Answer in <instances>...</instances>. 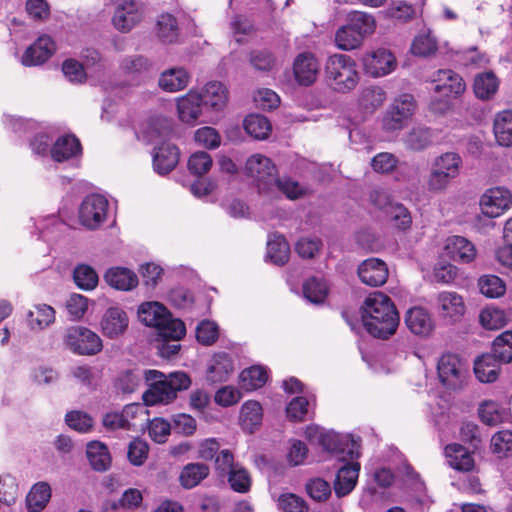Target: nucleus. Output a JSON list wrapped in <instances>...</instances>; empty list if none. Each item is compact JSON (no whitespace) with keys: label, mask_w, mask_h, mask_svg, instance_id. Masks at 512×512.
<instances>
[{"label":"nucleus","mask_w":512,"mask_h":512,"mask_svg":"<svg viewBox=\"0 0 512 512\" xmlns=\"http://www.w3.org/2000/svg\"><path fill=\"white\" fill-rule=\"evenodd\" d=\"M404 143L411 150H423L432 143V131L430 128L414 127L405 135Z\"/></svg>","instance_id":"09e8293b"},{"label":"nucleus","mask_w":512,"mask_h":512,"mask_svg":"<svg viewBox=\"0 0 512 512\" xmlns=\"http://www.w3.org/2000/svg\"><path fill=\"white\" fill-rule=\"evenodd\" d=\"M302 291L307 301L313 304H321L328 295V286L324 280L310 277L303 283Z\"/></svg>","instance_id":"a18cd8bd"},{"label":"nucleus","mask_w":512,"mask_h":512,"mask_svg":"<svg viewBox=\"0 0 512 512\" xmlns=\"http://www.w3.org/2000/svg\"><path fill=\"white\" fill-rule=\"evenodd\" d=\"M180 152L176 145L163 143L153 150V168L156 173L166 175L171 172L179 162Z\"/></svg>","instance_id":"412c9836"},{"label":"nucleus","mask_w":512,"mask_h":512,"mask_svg":"<svg viewBox=\"0 0 512 512\" xmlns=\"http://www.w3.org/2000/svg\"><path fill=\"white\" fill-rule=\"evenodd\" d=\"M491 447L494 453L507 457L512 454V431H499L492 436Z\"/></svg>","instance_id":"338daca9"},{"label":"nucleus","mask_w":512,"mask_h":512,"mask_svg":"<svg viewBox=\"0 0 512 512\" xmlns=\"http://www.w3.org/2000/svg\"><path fill=\"white\" fill-rule=\"evenodd\" d=\"M324 71L328 85L339 93L352 91L360 80L355 60L346 54L329 56Z\"/></svg>","instance_id":"20e7f679"},{"label":"nucleus","mask_w":512,"mask_h":512,"mask_svg":"<svg viewBox=\"0 0 512 512\" xmlns=\"http://www.w3.org/2000/svg\"><path fill=\"white\" fill-rule=\"evenodd\" d=\"M228 483L232 490L238 493H246L250 490L251 478L248 471L241 465L231 470L228 474Z\"/></svg>","instance_id":"4d7b16f0"},{"label":"nucleus","mask_w":512,"mask_h":512,"mask_svg":"<svg viewBox=\"0 0 512 512\" xmlns=\"http://www.w3.org/2000/svg\"><path fill=\"white\" fill-rule=\"evenodd\" d=\"M361 320L366 331L376 338L387 339L396 332L399 314L389 296L373 292L361 306Z\"/></svg>","instance_id":"f257e3e1"},{"label":"nucleus","mask_w":512,"mask_h":512,"mask_svg":"<svg viewBox=\"0 0 512 512\" xmlns=\"http://www.w3.org/2000/svg\"><path fill=\"white\" fill-rule=\"evenodd\" d=\"M267 371L261 366H251L240 373V387L245 391H254L267 382Z\"/></svg>","instance_id":"37998d69"},{"label":"nucleus","mask_w":512,"mask_h":512,"mask_svg":"<svg viewBox=\"0 0 512 512\" xmlns=\"http://www.w3.org/2000/svg\"><path fill=\"white\" fill-rule=\"evenodd\" d=\"M437 303L441 314L445 317L456 319L465 312L463 299L456 292L444 291L439 293Z\"/></svg>","instance_id":"473e14b6"},{"label":"nucleus","mask_w":512,"mask_h":512,"mask_svg":"<svg viewBox=\"0 0 512 512\" xmlns=\"http://www.w3.org/2000/svg\"><path fill=\"white\" fill-rule=\"evenodd\" d=\"M166 133L167 127L164 125V121L159 118H151L145 126L141 127L138 138L152 144L162 140Z\"/></svg>","instance_id":"3c124183"},{"label":"nucleus","mask_w":512,"mask_h":512,"mask_svg":"<svg viewBox=\"0 0 512 512\" xmlns=\"http://www.w3.org/2000/svg\"><path fill=\"white\" fill-rule=\"evenodd\" d=\"M396 65L394 55L386 49H378L364 58L365 71L373 77L391 73Z\"/></svg>","instance_id":"aec40b11"},{"label":"nucleus","mask_w":512,"mask_h":512,"mask_svg":"<svg viewBox=\"0 0 512 512\" xmlns=\"http://www.w3.org/2000/svg\"><path fill=\"white\" fill-rule=\"evenodd\" d=\"M319 443L328 452L335 454L340 460H353L359 456L360 438L325 432L319 435Z\"/></svg>","instance_id":"6e6552de"},{"label":"nucleus","mask_w":512,"mask_h":512,"mask_svg":"<svg viewBox=\"0 0 512 512\" xmlns=\"http://www.w3.org/2000/svg\"><path fill=\"white\" fill-rule=\"evenodd\" d=\"M199 95L203 107H210L216 111L221 110L227 102V90L221 82H208Z\"/></svg>","instance_id":"c85d7f7f"},{"label":"nucleus","mask_w":512,"mask_h":512,"mask_svg":"<svg viewBox=\"0 0 512 512\" xmlns=\"http://www.w3.org/2000/svg\"><path fill=\"white\" fill-rule=\"evenodd\" d=\"M157 35L163 43L176 42L179 36L177 19L169 13L160 15L157 21Z\"/></svg>","instance_id":"de8ad7c7"},{"label":"nucleus","mask_w":512,"mask_h":512,"mask_svg":"<svg viewBox=\"0 0 512 512\" xmlns=\"http://www.w3.org/2000/svg\"><path fill=\"white\" fill-rule=\"evenodd\" d=\"M499 87V82L493 72H483L476 75L473 84L475 96L481 100L492 98Z\"/></svg>","instance_id":"58836bf2"},{"label":"nucleus","mask_w":512,"mask_h":512,"mask_svg":"<svg viewBox=\"0 0 512 512\" xmlns=\"http://www.w3.org/2000/svg\"><path fill=\"white\" fill-rule=\"evenodd\" d=\"M120 70L131 78L146 77L153 71V65L148 58L142 55H132L121 60Z\"/></svg>","instance_id":"f704fd0d"},{"label":"nucleus","mask_w":512,"mask_h":512,"mask_svg":"<svg viewBox=\"0 0 512 512\" xmlns=\"http://www.w3.org/2000/svg\"><path fill=\"white\" fill-rule=\"evenodd\" d=\"M262 407L257 401H246L241 407V425L243 429L253 432L262 422Z\"/></svg>","instance_id":"79ce46f5"},{"label":"nucleus","mask_w":512,"mask_h":512,"mask_svg":"<svg viewBox=\"0 0 512 512\" xmlns=\"http://www.w3.org/2000/svg\"><path fill=\"white\" fill-rule=\"evenodd\" d=\"M375 19L368 13L351 11L347 15V23L339 27L335 33V45L343 51L359 48L364 39L375 30Z\"/></svg>","instance_id":"7ed1b4c3"},{"label":"nucleus","mask_w":512,"mask_h":512,"mask_svg":"<svg viewBox=\"0 0 512 512\" xmlns=\"http://www.w3.org/2000/svg\"><path fill=\"white\" fill-rule=\"evenodd\" d=\"M461 165L462 159L455 152H446L436 157L427 181L429 190L445 189L459 175Z\"/></svg>","instance_id":"423d86ee"},{"label":"nucleus","mask_w":512,"mask_h":512,"mask_svg":"<svg viewBox=\"0 0 512 512\" xmlns=\"http://www.w3.org/2000/svg\"><path fill=\"white\" fill-rule=\"evenodd\" d=\"M492 352L501 362L512 361V330H507L494 339Z\"/></svg>","instance_id":"603ef678"},{"label":"nucleus","mask_w":512,"mask_h":512,"mask_svg":"<svg viewBox=\"0 0 512 512\" xmlns=\"http://www.w3.org/2000/svg\"><path fill=\"white\" fill-rule=\"evenodd\" d=\"M51 493V487L47 482H37L26 496L27 509L30 512L42 511L48 504Z\"/></svg>","instance_id":"e433bc0d"},{"label":"nucleus","mask_w":512,"mask_h":512,"mask_svg":"<svg viewBox=\"0 0 512 512\" xmlns=\"http://www.w3.org/2000/svg\"><path fill=\"white\" fill-rule=\"evenodd\" d=\"M51 157L56 162H64L82 155L80 140L73 134L59 137L51 147Z\"/></svg>","instance_id":"b1692460"},{"label":"nucleus","mask_w":512,"mask_h":512,"mask_svg":"<svg viewBox=\"0 0 512 512\" xmlns=\"http://www.w3.org/2000/svg\"><path fill=\"white\" fill-rule=\"evenodd\" d=\"M445 456L449 466L457 471L469 472L475 466L471 453L461 444H448L445 447Z\"/></svg>","instance_id":"bb28decb"},{"label":"nucleus","mask_w":512,"mask_h":512,"mask_svg":"<svg viewBox=\"0 0 512 512\" xmlns=\"http://www.w3.org/2000/svg\"><path fill=\"white\" fill-rule=\"evenodd\" d=\"M433 82L436 83L435 95L430 102V108L439 113L447 111L450 101L461 96L466 89L463 78L449 69L438 70L434 75Z\"/></svg>","instance_id":"39448f33"},{"label":"nucleus","mask_w":512,"mask_h":512,"mask_svg":"<svg viewBox=\"0 0 512 512\" xmlns=\"http://www.w3.org/2000/svg\"><path fill=\"white\" fill-rule=\"evenodd\" d=\"M404 321L413 334L422 337L429 336L435 327L432 315L421 306L410 308L405 314Z\"/></svg>","instance_id":"a211bd4d"},{"label":"nucleus","mask_w":512,"mask_h":512,"mask_svg":"<svg viewBox=\"0 0 512 512\" xmlns=\"http://www.w3.org/2000/svg\"><path fill=\"white\" fill-rule=\"evenodd\" d=\"M158 334L164 339H171L174 341H179L186 334V327L183 321L180 319L172 318L171 314L166 316L163 321V325L158 329Z\"/></svg>","instance_id":"5fc2aeb1"},{"label":"nucleus","mask_w":512,"mask_h":512,"mask_svg":"<svg viewBox=\"0 0 512 512\" xmlns=\"http://www.w3.org/2000/svg\"><path fill=\"white\" fill-rule=\"evenodd\" d=\"M212 163V158L208 152L197 151L191 154L187 166L191 174L202 176L211 169Z\"/></svg>","instance_id":"bf43d9fd"},{"label":"nucleus","mask_w":512,"mask_h":512,"mask_svg":"<svg viewBox=\"0 0 512 512\" xmlns=\"http://www.w3.org/2000/svg\"><path fill=\"white\" fill-rule=\"evenodd\" d=\"M512 203L510 191L503 187L488 189L480 200L482 213L490 218L500 216Z\"/></svg>","instance_id":"4468645a"},{"label":"nucleus","mask_w":512,"mask_h":512,"mask_svg":"<svg viewBox=\"0 0 512 512\" xmlns=\"http://www.w3.org/2000/svg\"><path fill=\"white\" fill-rule=\"evenodd\" d=\"M127 313L119 307L107 309L101 320L102 332L110 339L122 335L128 328Z\"/></svg>","instance_id":"5701e85b"},{"label":"nucleus","mask_w":512,"mask_h":512,"mask_svg":"<svg viewBox=\"0 0 512 512\" xmlns=\"http://www.w3.org/2000/svg\"><path fill=\"white\" fill-rule=\"evenodd\" d=\"M359 471L358 462H348L339 468L334 481V491L338 497L351 493L357 483Z\"/></svg>","instance_id":"393cba45"},{"label":"nucleus","mask_w":512,"mask_h":512,"mask_svg":"<svg viewBox=\"0 0 512 512\" xmlns=\"http://www.w3.org/2000/svg\"><path fill=\"white\" fill-rule=\"evenodd\" d=\"M437 372L440 382L445 387L457 389L462 386L465 380L467 368L457 354L446 353L438 360Z\"/></svg>","instance_id":"9d476101"},{"label":"nucleus","mask_w":512,"mask_h":512,"mask_svg":"<svg viewBox=\"0 0 512 512\" xmlns=\"http://www.w3.org/2000/svg\"><path fill=\"white\" fill-rule=\"evenodd\" d=\"M144 379L149 388L143 393L142 399L146 406L169 404L177 393L191 385V379L185 372H174L166 376L158 370H146Z\"/></svg>","instance_id":"f03ea898"},{"label":"nucleus","mask_w":512,"mask_h":512,"mask_svg":"<svg viewBox=\"0 0 512 512\" xmlns=\"http://www.w3.org/2000/svg\"><path fill=\"white\" fill-rule=\"evenodd\" d=\"M445 252L453 261L463 264L471 263L477 255L475 245L467 238L458 235L447 238Z\"/></svg>","instance_id":"6ab92c4d"},{"label":"nucleus","mask_w":512,"mask_h":512,"mask_svg":"<svg viewBox=\"0 0 512 512\" xmlns=\"http://www.w3.org/2000/svg\"><path fill=\"white\" fill-rule=\"evenodd\" d=\"M494 134L497 142L502 146L512 145V111L506 110L498 113L494 120Z\"/></svg>","instance_id":"a19ab883"},{"label":"nucleus","mask_w":512,"mask_h":512,"mask_svg":"<svg viewBox=\"0 0 512 512\" xmlns=\"http://www.w3.org/2000/svg\"><path fill=\"white\" fill-rule=\"evenodd\" d=\"M210 468L200 462L188 463L185 465L179 476V482L185 489H192L198 486L202 480L209 476Z\"/></svg>","instance_id":"2f4dec72"},{"label":"nucleus","mask_w":512,"mask_h":512,"mask_svg":"<svg viewBox=\"0 0 512 512\" xmlns=\"http://www.w3.org/2000/svg\"><path fill=\"white\" fill-rule=\"evenodd\" d=\"M234 371L232 357L226 352L215 353L206 371V380L216 384L226 382Z\"/></svg>","instance_id":"4be33fe9"},{"label":"nucleus","mask_w":512,"mask_h":512,"mask_svg":"<svg viewBox=\"0 0 512 512\" xmlns=\"http://www.w3.org/2000/svg\"><path fill=\"white\" fill-rule=\"evenodd\" d=\"M319 63L311 52H303L293 62V74L296 82L302 86L313 84L318 76Z\"/></svg>","instance_id":"2eb2a0df"},{"label":"nucleus","mask_w":512,"mask_h":512,"mask_svg":"<svg viewBox=\"0 0 512 512\" xmlns=\"http://www.w3.org/2000/svg\"><path fill=\"white\" fill-rule=\"evenodd\" d=\"M115 6L112 23L120 32H129L141 21V5L136 0H115Z\"/></svg>","instance_id":"ddd939ff"},{"label":"nucleus","mask_w":512,"mask_h":512,"mask_svg":"<svg viewBox=\"0 0 512 512\" xmlns=\"http://www.w3.org/2000/svg\"><path fill=\"white\" fill-rule=\"evenodd\" d=\"M73 280L79 289L91 291L97 287L99 277L92 266L78 264L73 270Z\"/></svg>","instance_id":"c03bdc74"},{"label":"nucleus","mask_w":512,"mask_h":512,"mask_svg":"<svg viewBox=\"0 0 512 512\" xmlns=\"http://www.w3.org/2000/svg\"><path fill=\"white\" fill-rule=\"evenodd\" d=\"M64 343L71 352L77 355H96L103 348L99 335L83 326L69 327L64 334Z\"/></svg>","instance_id":"0eeeda50"},{"label":"nucleus","mask_w":512,"mask_h":512,"mask_svg":"<svg viewBox=\"0 0 512 512\" xmlns=\"http://www.w3.org/2000/svg\"><path fill=\"white\" fill-rule=\"evenodd\" d=\"M143 378L144 374L139 369H127L118 373L113 386L118 394H132L140 387Z\"/></svg>","instance_id":"72a5a7b5"},{"label":"nucleus","mask_w":512,"mask_h":512,"mask_svg":"<svg viewBox=\"0 0 512 512\" xmlns=\"http://www.w3.org/2000/svg\"><path fill=\"white\" fill-rule=\"evenodd\" d=\"M166 316H169V311L158 302H146L138 308L139 320L149 327L158 329L163 325Z\"/></svg>","instance_id":"c756f323"},{"label":"nucleus","mask_w":512,"mask_h":512,"mask_svg":"<svg viewBox=\"0 0 512 512\" xmlns=\"http://www.w3.org/2000/svg\"><path fill=\"white\" fill-rule=\"evenodd\" d=\"M390 215L394 226L402 231L410 229L412 224V217L409 210L401 203L391 205L390 210L387 212Z\"/></svg>","instance_id":"69168bd1"},{"label":"nucleus","mask_w":512,"mask_h":512,"mask_svg":"<svg viewBox=\"0 0 512 512\" xmlns=\"http://www.w3.org/2000/svg\"><path fill=\"white\" fill-rule=\"evenodd\" d=\"M109 202L99 194H90L79 207V221L90 230L99 228L107 218Z\"/></svg>","instance_id":"1a4fd4ad"},{"label":"nucleus","mask_w":512,"mask_h":512,"mask_svg":"<svg viewBox=\"0 0 512 512\" xmlns=\"http://www.w3.org/2000/svg\"><path fill=\"white\" fill-rule=\"evenodd\" d=\"M478 287L485 297L487 298H499L506 292L505 282L496 275H483L478 280Z\"/></svg>","instance_id":"8fccbe9b"},{"label":"nucleus","mask_w":512,"mask_h":512,"mask_svg":"<svg viewBox=\"0 0 512 512\" xmlns=\"http://www.w3.org/2000/svg\"><path fill=\"white\" fill-rule=\"evenodd\" d=\"M35 313L30 311L28 319L32 327L37 326L39 329H44L55 321V310L53 307L46 304H39L36 307Z\"/></svg>","instance_id":"052dcab7"},{"label":"nucleus","mask_w":512,"mask_h":512,"mask_svg":"<svg viewBox=\"0 0 512 512\" xmlns=\"http://www.w3.org/2000/svg\"><path fill=\"white\" fill-rule=\"evenodd\" d=\"M479 321L488 330H497L505 325L504 312L496 308H485L480 312Z\"/></svg>","instance_id":"680f3d73"},{"label":"nucleus","mask_w":512,"mask_h":512,"mask_svg":"<svg viewBox=\"0 0 512 512\" xmlns=\"http://www.w3.org/2000/svg\"><path fill=\"white\" fill-rule=\"evenodd\" d=\"M275 185L288 199L295 200L305 195L306 190L290 177H274L272 186Z\"/></svg>","instance_id":"13d9d810"},{"label":"nucleus","mask_w":512,"mask_h":512,"mask_svg":"<svg viewBox=\"0 0 512 512\" xmlns=\"http://www.w3.org/2000/svg\"><path fill=\"white\" fill-rule=\"evenodd\" d=\"M245 169L247 175L257 182L259 190L271 189L277 169L269 158L260 154L252 155L246 161Z\"/></svg>","instance_id":"f8f14e48"},{"label":"nucleus","mask_w":512,"mask_h":512,"mask_svg":"<svg viewBox=\"0 0 512 512\" xmlns=\"http://www.w3.org/2000/svg\"><path fill=\"white\" fill-rule=\"evenodd\" d=\"M279 508L284 512H308L306 501L293 493L282 494L278 499Z\"/></svg>","instance_id":"774afa93"},{"label":"nucleus","mask_w":512,"mask_h":512,"mask_svg":"<svg viewBox=\"0 0 512 512\" xmlns=\"http://www.w3.org/2000/svg\"><path fill=\"white\" fill-rule=\"evenodd\" d=\"M148 453V444L140 438H134L128 445V460L134 466L143 465L148 457Z\"/></svg>","instance_id":"0e129e2a"},{"label":"nucleus","mask_w":512,"mask_h":512,"mask_svg":"<svg viewBox=\"0 0 512 512\" xmlns=\"http://www.w3.org/2000/svg\"><path fill=\"white\" fill-rule=\"evenodd\" d=\"M249 62L255 70L261 72H270L277 64L274 54L266 49L252 50L249 54Z\"/></svg>","instance_id":"864d4df0"},{"label":"nucleus","mask_w":512,"mask_h":512,"mask_svg":"<svg viewBox=\"0 0 512 512\" xmlns=\"http://www.w3.org/2000/svg\"><path fill=\"white\" fill-rule=\"evenodd\" d=\"M290 248L282 235L274 234L267 242L266 259L275 265L283 266L289 260Z\"/></svg>","instance_id":"c9c22d12"},{"label":"nucleus","mask_w":512,"mask_h":512,"mask_svg":"<svg viewBox=\"0 0 512 512\" xmlns=\"http://www.w3.org/2000/svg\"><path fill=\"white\" fill-rule=\"evenodd\" d=\"M437 41L429 33L418 35L412 42L411 51L417 56H430L437 51Z\"/></svg>","instance_id":"e2e57ef3"},{"label":"nucleus","mask_w":512,"mask_h":512,"mask_svg":"<svg viewBox=\"0 0 512 512\" xmlns=\"http://www.w3.org/2000/svg\"><path fill=\"white\" fill-rule=\"evenodd\" d=\"M499 359L495 353L484 354L474 362V373L477 379L483 383L494 382L498 377Z\"/></svg>","instance_id":"7c9ffc66"},{"label":"nucleus","mask_w":512,"mask_h":512,"mask_svg":"<svg viewBox=\"0 0 512 512\" xmlns=\"http://www.w3.org/2000/svg\"><path fill=\"white\" fill-rule=\"evenodd\" d=\"M189 82V74L183 68H171L164 71L159 78V86L168 92L184 89Z\"/></svg>","instance_id":"4c0bfd02"},{"label":"nucleus","mask_w":512,"mask_h":512,"mask_svg":"<svg viewBox=\"0 0 512 512\" xmlns=\"http://www.w3.org/2000/svg\"><path fill=\"white\" fill-rule=\"evenodd\" d=\"M358 276L368 286H382L388 278V267L379 258H368L359 265Z\"/></svg>","instance_id":"f3484780"},{"label":"nucleus","mask_w":512,"mask_h":512,"mask_svg":"<svg viewBox=\"0 0 512 512\" xmlns=\"http://www.w3.org/2000/svg\"><path fill=\"white\" fill-rule=\"evenodd\" d=\"M56 45L48 35H42L29 46L21 58L24 66H36L46 62L55 52Z\"/></svg>","instance_id":"dca6fc26"},{"label":"nucleus","mask_w":512,"mask_h":512,"mask_svg":"<svg viewBox=\"0 0 512 512\" xmlns=\"http://www.w3.org/2000/svg\"><path fill=\"white\" fill-rule=\"evenodd\" d=\"M106 283L122 291H129L138 285L137 275L130 269L124 267H112L104 275Z\"/></svg>","instance_id":"cd10ccee"},{"label":"nucleus","mask_w":512,"mask_h":512,"mask_svg":"<svg viewBox=\"0 0 512 512\" xmlns=\"http://www.w3.org/2000/svg\"><path fill=\"white\" fill-rule=\"evenodd\" d=\"M416 109L413 95L404 93L397 97L391 104L384 119L383 126L388 131L402 129L412 117Z\"/></svg>","instance_id":"9b49d317"},{"label":"nucleus","mask_w":512,"mask_h":512,"mask_svg":"<svg viewBox=\"0 0 512 512\" xmlns=\"http://www.w3.org/2000/svg\"><path fill=\"white\" fill-rule=\"evenodd\" d=\"M245 131L255 139H265L271 131V124L267 117L260 114H250L244 119Z\"/></svg>","instance_id":"49530a36"},{"label":"nucleus","mask_w":512,"mask_h":512,"mask_svg":"<svg viewBox=\"0 0 512 512\" xmlns=\"http://www.w3.org/2000/svg\"><path fill=\"white\" fill-rule=\"evenodd\" d=\"M87 458L96 471H105L110 467L111 457L108 448L101 442L93 441L87 445Z\"/></svg>","instance_id":"ea45409f"},{"label":"nucleus","mask_w":512,"mask_h":512,"mask_svg":"<svg viewBox=\"0 0 512 512\" xmlns=\"http://www.w3.org/2000/svg\"><path fill=\"white\" fill-rule=\"evenodd\" d=\"M196 339L203 346L213 345L219 338L217 323L210 320H202L196 326Z\"/></svg>","instance_id":"6e6d98bb"},{"label":"nucleus","mask_w":512,"mask_h":512,"mask_svg":"<svg viewBox=\"0 0 512 512\" xmlns=\"http://www.w3.org/2000/svg\"><path fill=\"white\" fill-rule=\"evenodd\" d=\"M201 96L193 90L178 99L177 111L179 119L187 124H195L202 113Z\"/></svg>","instance_id":"a878e982"}]
</instances>
